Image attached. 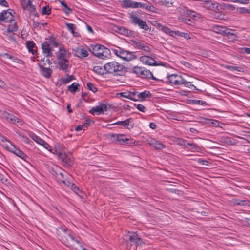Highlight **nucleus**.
I'll use <instances>...</instances> for the list:
<instances>
[{
  "label": "nucleus",
  "mask_w": 250,
  "mask_h": 250,
  "mask_svg": "<svg viewBox=\"0 0 250 250\" xmlns=\"http://www.w3.org/2000/svg\"><path fill=\"white\" fill-rule=\"evenodd\" d=\"M56 233L58 239L71 250H88L83 246V243L79 237L76 236L72 231L63 227L56 229Z\"/></svg>",
  "instance_id": "obj_1"
},
{
  "label": "nucleus",
  "mask_w": 250,
  "mask_h": 250,
  "mask_svg": "<svg viewBox=\"0 0 250 250\" xmlns=\"http://www.w3.org/2000/svg\"><path fill=\"white\" fill-rule=\"evenodd\" d=\"M59 52L57 53V58L59 60L58 64L60 69L64 72H68L69 67V59L71 54L62 45L59 47Z\"/></svg>",
  "instance_id": "obj_2"
},
{
  "label": "nucleus",
  "mask_w": 250,
  "mask_h": 250,
  "mask_svg": "<svg viewBox=\"0 0 250 250\" xmlns=\"http://www.w3.org/2000/svg\"><path fill=\"white\" fill-rule=\"evenodd\" d=\"M105 74H112L114 76H124L127 72V68L117 62L106 63L104 65Z\"/></svg>",
  "instance_id": "obj_3"
},
{
  "label": "nucleus",
  "mask_w": 250,
  "mask_h": 250,
  "mask_svg": "<svg viewBox=\"0 0 250 250\" xmlns=\"http://www.w3.org/2000/svg\"><path fill=\"white\" fill-rule=\"evenodd\" d=\"M89 51L94 56L103 60L109 58L111 54L109 49L99 44H90Z\"/></svg>",
  "instance_id": "obj_4"
},
{
  "label": "nucleus",
  "mask_w": 250,
  "mask_h": 250,
  "mask_svg": "<svg viewBox=\"0 0 250 250\" xmlns=\"http://www.w3.org/2000/svg\"><path fill=\"white\" fill-rule=\"evenodd\" d=\"M132 23L135 25H138L140 28L144 30L148 31L150 28L146 24V21H143L138 17V14L136 12H132L129 16Z\"/></svg>",
  "instance_id": "obj_5"
},
{
  "label": "nucleus",
  "mask_w": 250,
  "mask_h": 250,
  "mask_svg": "<svg viewBox=\"0 0 250 250\" xmlns=\"http://www.w3.org/2000/svg\"><path fill=\"white\" fill-rule=\"evenodd\" d=\"M130 41L132 45L136 49L140 50L151 54V48L149 46V44L148 43L141 40H132Z\"/></svg>",
  "instance_id": "obj_6"
},
{
  "label": "nucleus",
  "mask_w": 250,
  "mask_h": 250,
  "mask_svg": "<svg viewBox=\"0 0 250 250\" xmlns=\"http://www.w3.org/2000/svg\"><path fill=\"white\" fill-rule=\"evenodd\" d=\"M13 13H15V12L11 9L2 11V12L0 13V22H7L8 21H13L14 16Z\"/></svg>",
  "instance_id": "obj_7"
},
{
  "label": "nucleus",
  "mask_w": 250,
  "mask_h": 250,
  "mask_svg": "<svg viewBox=\"0 0 250 250\" xmlns=\"http://www.w3.org/2000/svg\"><path fill=\"white\" fill-rule=\"evenodd\" d=\"M134 8H141L150 12L157 13L158 8L154 7L150 2L146 1V2H139L135 1L134 3Z\"/></svg>",
  "instance_id": "obj_8"
},
{
  "label": "nucleus",
  "mask_w": 250,
  "mask_h": 250,
  "mask_svg": "<svg viewBox=\"0 0 250 250\" xmlns=\"http://www.w3.org/2000/svg\"><path fill=\"white\" fill-rule=\"evenodd\" d=\"M58 157L61 160L64 165L66 167H71L74 164V159L71 154L59 152Z\"/></svg>",
  "instance_id": "obj_9"
},
{
  "label": "nucleus",
  "mask_w": 250,
  "mask_h": 250,
  "mask_svg": "<svg viewBox=\"0 0 250 250\" xmlns=\"http://www.w3.org/2000/svg\"><path fill=\"white\" fill-rule=\"evenodd\" d=\"M128 240L136 247L142 245L144 243L142 239L139 237L137 232L129 231L127 234Z\"/></svg>",
  "instance_id": "obj_10"
},
{
  "label": "nucleus",
  "mask_w": 250,
  "mask_h": 250,
  "mask_svg": "<svg viewBox=\"0 0 250 250\" xmlns=\"http://www.w3.org/2000/svg\"><path fill=\"white\" fill-rule=\"evenodd\" d=\"M6 149L9 151L25 161H26V159L28 158V157L22 150L17 148L14 144H12V146L10 147L7 146Z\"/></svg>",
  "instance_id": "obj_11"
},
{
  "label": "nucleus",
  "mask_w": 250,
  "mask_h": 250,
  "mask_svg": "<svg viewBox=\"0 0 250 250\" xmlns=\"http://www.w3.org/2000/svg\"><path fill=\"white\" fill-rule=\"evenodd\" d=\"M108 109V107L106 104L104 103H100L99 105L93 107L92 109L89 111V112L94 115H100L103 114L104 111H106Z\"/></svg>",
  "instance_id": "obj_12"
},
{
  "label": "nucleus",
  "mask_w": 250,
  "mask_h": 250,
  "mask_svg": "<svg viewBox=\"0 0 250 250\" xmlns=\"http://www.w3.org/2000/svg\"><path fill=\"white\" fill-rule=\"evenodd\" d=\"M132 121V118H129L124 121H118L112 124H107V126L111 125H122L127 129H131L133 128L134 126V124L133 123H131Z\"/></svg>",
  "instance_id": "obj_13"
},
{
  "label": "nucleus",
  "mask_w": 250,
  "mask_h": 250,
  "mask_svg": "<svg viewBox=\"0 0 250 250\" xmlns=\"http://www.w3.org/2000/svg\"><path fill=\"white\" fill-rule=\"evenodd\" d=\"M167 78L168 83L175 85H181L183 80L181 75L175 74L167 76Z\"/></svg>",
  "instance_id": "obj_14"
},
{
  "label": "nucleus",
  "mask_w": 250,
  "mask_h": 250,
  "mask_svg": "<svg viewBox=\"0 0 250 250\" xmlns=\"http://www.w3.org/2000/svg\"><path fill=\"white\" fill-rule=\"evenodd\" d=\"M202 6L207 9L215 11L218 10V3L212 0H205L201 3Z\"/></svg>",
  "instance_id": "obj_15"
},
{
  "label": "nucleus",
  "mask_w": 250,
  "mask_h": 250,
  "mask_svg": "<svg viewBox=\"0 0 250 250\" xmlns=\"http://www.w3.org/2000/svg\"><path fill=\"white\" fill-rule=\"evenodd\" d=\"M109 136L110 137V139L113 141H116V143L122 145H125V135L122 134H109Z\"/></svg>",
  "instance_id": "obj_16"
},
{
  "label": "nucleus",
  "mask_w": 250,
  "mask_h": 250,
  "mask_svg": "<svg viewBox=\"0 0 250 250\" xmlns=\"http://www.w3.org/2000/svg\"><path fill=\"white\" fill-rule=\"evenodd\" d=\"M121 58L124 61H130L136 59L137 56L135 55L134 52H131L124 49L122 53V57Z\"/></svg>",
  "instance_id": "obj_17"
},
{
  "label": "nucleus",
  "mask_w": 250,
  "mask_h": 250,
  "mask_svg": "<svg viewBox=\"0 0 250 250\" xmlns=\"http://www.w3.org/2000/svg\"><path fill=\"white\" fill-rule=\"evenodd\" d=\"M142 71L143 72H142L141 75H140V77L141 78H147V79H149L156 80L157 81H162V80H160L158 79H157L156 77H155L153 75L152 72L149 70L146 69V68H145L144 67L143 68Z\"/></svg>",
  "instance_id": "obj_18"
},
{
  "label": "nucleus",
  "mask_w": 250,
  "mask_h": 250,
  "mask_svg": "<svg viewBox=\"0 0 250 250\" xmlns=\"http://www.w3.org/2000/svg\"><path fill=\"white\" fill-rule=\"evenodd\" d=\"M38 65L39 67L40 72L43 76L46 78H49L51 77L53 72L51 69L46 68L39 63H38Z\"/></svg>",
  "instance_id": "obj_19"
},
{
  "label": "nucleus",
  "mask_w": 250,
  "mask_h": 250,
  "mask_svg": "<svg viewBox=\"0 0 250 250\" xmlns=\"http://www.w3.org/2000/svg\"><path fill=\"white\" fill-rule=\"evenodd\" d=\"M140 61L143 63L145 64H147L150 66H152L153 65H156L155 60L154 58L147 56V55H144L141 56L140 57Z\"/></svg>",
  "instance_id": "obj_20"
},
{
  "label": "nucleus",
  "mask_w": 250,
  "mask_h": 250,
  "mask_svg": "<svg viewBox=\"0 0 250 250\" xmlns=\"http://www.w3.org/2000/svg\"><path fill=\"white\" fill-rule=\"evenodd\" d=\"M74 55L80 59L85 58L88 56V53L87 50L83 48L77 47L75 50Z\"/></svg>",
  "instance_id": "obj_21"
},
{
  "label": "nucleus",
  "mask_w": 250,
  "mask_h": 250,
  "mask_svg": "<svg viewBox=\"0 0 250 250\" xmlns=\"http://www.w3.org/2000/svg\"><path fill=\"white\" fill-rule=\"evenodd\" d=\"M26 45L29 52H31L33 55L37 54V48L35 43L32 41H27L26 42Z\"/></svg>",
  "instance_id": "obj_22"
},
{
  "label": "nucleus",
  "mask_w": 250,
  "mask_h": 250,
  "mask_svg": "<svg viewBox=\"0 0 250 250\" xmlns=\"http://www.w3.org/2000/svg\"><path fill=\"white\" fill-rule=\"evenodd\" d=\"M213 31L217 33L222 35H225L226 31H227V28L220 25H214L213 27Z\"/></svg>",
  "instance_id": "obj_23"
},
{
  "label": "nucleus",
  "mask_w": 250,
  "mask_h": 250,
  "mask_svg": "<svg viewBox=\"0 0 250 250\" xmlns=\"http://www.w3.org/2000/svg\"><path fill=\"white\" fill-rule=\"evenodd\" d=\"M63 170L59 167L55 166L54 167H52L50 170V172L51 174L56 178V180H58L59 172Z\"/></svg>",
  "instance_id": "obj_24"
},
{
  "label": "nucleus",
  "mask_w": 250,
  "mask_h": 250,
  "mask_svg": "<svg viewBox=\"0 0 250 250\" xmlns=\"http://www.w3.org/2000/svg\"><path fill=\"white\" fill-rule=\"evenodd\" d=\"M151 93L150 92V91L147 90H145L144 91L142 92L137 95L138 98L141 101H143L146 98H150L151 97Z\"/></svg>",
  "instance_id": "obj_25"
},
{
  "label": "nucleus",
  "mask_w": 250,
  "mask_h": 250,
  "mask_svg": "<svg viewBox=\"0 0 250 250\" xmlns=\"http://www.w3.org/2000/svg\"><path fill=\"white\" fill-rule=\"evenodd\" d=\"M227 31H226V33L225 35H226L229 39H230L231 41H235L237 40L238 38L237 35L234 33V30L227 28Z\"/></svg>",
  "instance_id": "obj_26"
},
{
  "label": "nucleus",
  "mask_w": 250,
  "mask_h": 250,
  "mask_svg": "<svg viewBox=\"0 0 250 250\" xmlns=\"http://www.w3.org/2000/svg\"><path fill=\"white\" fill-rule=\"evenodd\" d=\"M70 188L78 196L81 198L83 197V195L84 194L83 192L78 187H77V186L75 184L71 185V188Z\"/></svg>",
  "instance_id": "obj_27"
},
{
  "label": "nucleus",
  "mask_w": 250,
  "mask_h": 250,
  "mask_svg": "<svg viewBox=\"0 0 250 250\" xmlns=\"http://www.w3.org/2000/svg\"><path fill=\"white\" fill-rule=\"evenodd\" d=\"M60 4L63 7V11L67 15H69L70 13H72V10L68 6L64 0H59Z\"/></svg>",
  "instance_id": "obj_28"
},
{
  "label": "nucleus",
  "mask_w": 250,
  "mask_h": 250,
  "mask_svg": "<svg viewBox=\"0 0 250 250\" xmlns=\"http://www.w3.org/2000/svg\"><path fill=\"white\" fill-rule=\"evenodd\" d=\"M66 25L68 30H69L71 33L75 37H79L80 36V34L78 32H75V25L72 23H66Z\"/></svg>",
  "instance_id": "obj_29"
},
{
  "label": "nucleus",
  "mask_w": 250,
  "mask_h": 250,
  "mask_svg": "<svg viewBox=\"0 0 250 250\" xmlns=\"http://www.w3.org/2000/svg\"><path fill=\"white\" fill-rule=\"evenodd\" d=\"M79 84L73 83L68 86L67 90L72 93H75L79 89Z\"/></svg>",
  "instance_id": "obj_30"
},
{
  "label": "nucleus",
  "mask_w": 250,
  "mask_h": 250,
  "mask_svg": "<svg viewBox=\"0 0 250 250\" xmlns=\"http://www.w3.org/2000/svg\"><path fill=\"white\" fill-rule=\"evenodd\" d=\"M134 2L131 0H123L122 6L125 8H134Z\"/></svg>",
  "instance_id": "obj_31"
},
{
  "label": "nucleus",
  "mask_w": 250,
  "mask_h": 250,
  "mask_svg": "<svg viewBox=\"0 0 250 250\" xmlns=\"http://www.w3.org/2000/svg\"><path fill=\"white\" fill-rule=\"evenodd\" d=\"M29 136L34 141L40 145H41L43 142V140L33 132L30 133Z\"/></svg>",
  "instance_id": "obj_32"
},
{
  "label": "nucleus",
  "mask_w": 250,
  "mask_h": 250,
  "mask_svg": "<svg viewBox=\"0 0 250 250\" xmlns=\"http://www.w3.org/2000/svg\"><path fill=\"white\" fill-rule=\"evenodd\" d=\"M111 50L113 53L117 57L120 58L122 57V53L124 50L123 48L117 46L116 48H111Z\"/></svg>",
  "instance_id": "obj_33"
},
{
  "label": "nucleus",
  "mask_w": 250,
  "mask_h": 250,
  "mask_svg": "<svg viewBox=\"0 0 250 250\" xmlns=\"http://www.w3.org/2000/svg\"><path fill=\"white\" fill-rule=\"evenodd\" d=\"M41 48L43 53L46 51L48 52L49 50H51V47L50 46V43L47 41H45L42 43Z\"/></svg>",
  "instance_id": "obj_34"
},
{
  "label": "nucleus",
  "mask_w": 250,
  "mask_h": 250,
  "mask_svg": "<svg viewBox=\"0 0 250 250\" xmlns=\"http://www.w3.org/2000/svg\"><path fill=\"white\" fill-rule=\"evenodd\" d=\"M67 78H62L61 79V82L63 84H66L71 81L75 79V78L74 75H69L68 74H66Z\"/></svg>",
  "instance_id": "obj_35"
},
{
  "label": "nucleus",
  "mask_w": 250,
  "mask_h": 250,
  "mask_svg": "<svg viewBox=\"0 0 250 250\" xmlns=\"http://www.w3.org/2000/svg\"><path fill=\"white\" fill-rule=\"evenodd\" d=\"M119 94L121 96V97H122L127 98V99H128L130 100H132L133 101H137V99H136L135 98H134L131 96L130 92H129V93L126 92H121Z\"/></svg>",
  "instance_id": "obj_36"
},
{
  "label": "nucleus",
  "mask_w": 250,
  "mask_h": 250,
  "mask_svg": "<svg viewBox=\"0 0 250 250\" xmlns=\"http://www.w3.org/2000/svg\"><path fill=\"white\" fill-rule=\"evenodd\" d=\"M181 84H184L186 87L192 88L193 87V90H197V88L195 86L191 83V82L187 81L186 80L183 79Z\"/></svg>",
  "instance_id": "obj_37"
},
{
  "label": "nucleus",
  "mask_w": 250,
  "mask_h": 250,
  "mask_svg": "<svg viewBox=\"0 0 250 250\" xmlns=\"http://www.w3.org/2000/svg\"><path fill=\"white\" fill-rule=\"evenodd\" d=\"M189 104H198V105H208L207 102L206 101H204L200 100H190Z\"/></svg>",
  "instance_id": "obj_38"
},
{
  "label": "nucleus",
  "mask_w": 250,
  "mask_h": 250,
  "mask_svg": "<svg viewBox=\"0 0 250 250\" xmlns=\"http://www.w3.org/2000/svg\"><path fill=\"white\" fill-rule=\"evenodd\" d=\"M161 30L163 32L168 34V35H169L171 37H174V31L171 30L168 27H167V26H163L161 29Z\"/></svg>",
  "instance_id": "obj_39"
},
{
  "label": "nucleus",
  "mask_w": 250,
  "mask_h": 250,
  "mask_svg": "<svg viewBox=\"0 0 250 250\" xmlns=\"http://www.w3.org/2000/svg\"><path fill=\"white\" fill-rule=\"evenodd\" d=\"M143 67L135 66L133 68L132 72L135 74L137 76L140 77Z\"/></svg>",
  "instance_id": "obj_40"
},
{
  "label": "nucleus",
  "mask_w": 250,
  "mask_h": 250,
  "mask_svg": "<svg viewBox=\"0 0 250 250\" xmlns=\"http://www.w3.org/2000/svg\"><path fill=\"white\" fill-rule=\"evenodd\" d=\"M7 30L8 33H14V32H16L18 30L17 23L14 22L13 25H9Z\"/></svg>",
  "instance_id": "obj_41"
},
{
  "label": "nucleus",
  "mask_w": 250,
  "mask_h": 250,
  "mask_svg": "<svg viewBox=\"0 0 250 250\" xmlns=\"http://www.w3.org/2000/svg\"><path fill=\"white\" fill-rule=\"evenodd\" d=\"M9 120H10L12 123L14 124H16L18 123H21L22 121L18 118V117L15 116L13 115H11V117L9 118ZM21 125H22V124H20Z\"/></svg>",
  "instance_id": "obj_42"
},
{
  "label": "nucleus",
  "mask_w": 250,
  "mask_h": 250,
  "mask_svg": "<svg viewBox=\"0 0 250 250\" xmlns=\"http://www.w3.org/2000/svg\"><path fill=\"white\" fill-rule=\"evenodd\" d=\"M93 70L99 75H103L105 73L103 68L100 66H95L93 67Z\"/></svg>",
  "instance_id": "obj_43"
},
{
  "label": "nucleus",
  "mask_w": 250,
  "mask_h": 250,
  "mask_svg": "<svg viewBox=\"0 0 250 250\" xmlns=\"http://www.w3.org/2000/svg\"><path fill=\"white\" fill-rule=\"evenodd\" d=\"M51 13V8H50L48 5H45L42 8V14L49 15Z\"/></svg>",
  "instance_id": "obj_44"
},
{
  "label": "nucleus",
  "mask_w": 250,
  "mask_h": 250,
  "mask_svg": "<svg viewBox=\"0 0 250 250\" xmlns=\"http://www.w3.org/2000/svg\"><path fill=\"white\" fill-rule=\"evenodd\" d=\"M153 144L155 148L157 149L160 150L165 147V145L158 141L155 140Z\"/></svg>",
  "instance_id": "obj_45"
},
{
  "label": "nucleus",
  "mask_w": 250,
  "mask_h": 250,
  "mask_svg": "<svg viewBox=\"0 0 250 250\" xmlns=\"http://www.w3.org/2000/svg\"><path fill=\"white\" fill-rule=\"evenodd\" d=\"M157 3L159 4L160 5H163L167 7H169L170 6V5H171L172 4V2H170L169 1H167V0H159Z\"/></svg>",
  "instance_id": "obj_46"
},
{
  "label": "nucleus",
  "mask_w": 250,
  "mask_h": 250,
  "mask_svg": "<svg viewBox=\"0 0 250 250\" xmlns=\"http://www.w3.org/2000/svg\"><path fill=\"white\" fill-rule=\"evenodd\" d=\"M87 87L88 90L92 91L94 93H96L98 91V89L95 86V85L91 83L88 82L87 83Z\"/></svg>",
  "instance_id": "obj_47"
},
{
  "label": "nucleus",
  "mask_w": 250,
  "mask_h": 250,
  "mask_svg": "<svg viewBox=\"0 0 250 250\" xmlns=\"http://www.w3.org/2000/svg\"><path fill=\"white\" fill-rule=\"evenodd\" d=\"M182 21L184 23L191 26H193L194 24V21L187 17L182 18Z\"/></svg>",
  "instance_id": "obj_48"
},
{
  "label": "nucleus",
  "mask_w": 250,
  "mask_h": 250,
  "mask_svg": "<svg viewBox=\"0 0 250 250\" xmlns=\"http://www.w3.org/2000/svg\"><path fill=\"white\" fill-rule=\"evenodd\" d=\"M7 39L11 41L16 42V40L15 39V34L14 33H8L6 34Z\"/></svg>",
  "instance_id": "obj_49"
},
{
  "label": "nucleus",
  "mask_w": 250,
  "mask_h": 250,
  "mask_svg": "<svg viewBox=\"0 0 250 250\" xmlns=\"http://www.w3.org/2000/svg\"><path fill=\"white\" fill-rule=\"evenodd\" d=\"M19 136L22 139V140L26 144H31L33 141L30 140L27 136L22 134H19Z\"/></svg>",
  "instance_id": "obj_50"
},
{
  "label": "nucleus",
  "mask_w": 250,
  "mask_h": 250,
  "mask_svg": "<svg viewBox=\"0 0 250 250\" xmlns=\"http://www.w3.org/2000/svg\"><path fill=\"white\" fill-rule=\"evenodd\" d=\"M226 68L229 69V70H232V71H239V72H242V71H243L242 70V68L241 67H236V66H231V65H230V66H226Z\"/></svg>",
  "instance_id": "obj_51"
},
{
  "label": "nucleus",
  "mask_w": 250,
  "mask_h": 250,
  "mask_svg": "<svg viewBox=\"0 0 250 250\" xmlns=\"http://www.w3.org/2000/svg\"><path fill=\"white\" fill-rule=\"evenodd\" d=\"M9 177L8 176H5L0 173V181L5 185H7L8 182V179Z\"/></svg>",
  "instance_id": "obj_52"
},
{
  "label": "nucleus",
  "mask_w": 250,
  "mask_h": 250,
  "mask_svg": "<svg viewBox=\"0 0 250 250\" xmlns=\"http://www.w3.org/2000/svg\"><path fill=\"white\" fill-rule=\"evenodd\" d=\"M49 39V42L51 44H52L54 47H57L58 46V43L56 41V39L53 36H50Z\"/></svg>",
  "instance_id": "obj_53"
},
{
  "label": "nucleus",
  "mask_w": 250,
  "mask_h": 250,
  "mask_svg": "<svg viewBox=\"0 0 250 250\" xmlns=\"http://www.w3.org/2000/svg\"><path fill=\"white\" fill-rule=\"evenodd\" d=\"M237 10L240 13L245 14L248 13L250 14V9H247L244 7H241L237 8Z\"/></svg>",
  "instance_id": "obj_54"
},
{
  "label": "nucleus",
  "mask_w": 250,
  "mask_h": 250,
  "mask_svg": "<svg viewBox=\"0 0 250 250\" xmlns=\"http://www.w3.org/2000/svg\"><path fill=\"white\" fill-rule=\"evenodd\" d=\"M128 30H129L128 29H127L125 27H123L122 28L119 29V33L122 34V35H125V36H127L128 33Z\"/></svg>",
  "instance_id": "obj_55"
},
{
  "label": "nucleus",
  "mask_w": 250,
  "mask_h": 250,
  "mask_svg": "<svg viewBox=\"0 0 250 250\" xmlns=\"http://www.w3.org/2000/svg\"><path fill=\"white\" fill-rule=\"evenodd\" d=\"M177 141L178 142V144L186 147L187 148H188V147L186 146L187 140H185L182 138H178L177 139Z\"/></svg>",
  "instance_id": "obj_56"
},
{
  "label": "nucleus",
  "mask_w": 250,
  "mask_h": 250,
  "mask_svg": "<svg viewBox=\"0 0 250 250\" xmlns=\"http://www.w3.org/2000/svg\"><path fill=\"white\" fill-rule=\"evenodd\" d=\"M124 140L125 142H126L125 143V145H131L134 143V140L133 139L127 138L126 135Z\"/></svg>",
  "instance_id": "obj_57"
},
{
  "label": "nucleus",
  "mask_w": 250,
  "mask_h": 250,
  "mask_svg": "<svg viewBox=\"0 0 250 250\" xmlns=\"http://www.w3.org/2000/svg\"><path fill=\"white\" fill-rule=\"evenodd\" d=\"M191 147L192 149L196 150L198 152H200L202 151L201 147L196 144L192 143Z\"/></svg>",
  "instance_id": "obj_58"
},
{
  "label": "nucleus",
  "mask_w": 250,
  "mask_h": 250,
  "mask_svg": "<svg viewBox=\"0 0 250 250\" xmlns=\"http://www.w3.org/2000/svg\"><path fill=\"white\" fill-rule=\"evenodd\" d=\"M41 145L44 148H45L49 151H52V147L45 141H43V143H42Z\"/></svg>",
  "instance_id": "obj_59"
},
{
  "label": "nucleus",
  "mask_w": 250,
  "mask_h": 250,
  "mask_svg": "<svg viewBox=\"0 0 250 250\" xmlns=\"http://www.w3.org/2000/svg\"><path fill=\"white\" fill-rule=\"evenodd\" d=\"M167 190L168 191V192H169L170 193H175L177 195H179L182 193L181 190L176 189L170 188V189H167Z\"/></svg>",
  "instance_id": "obj_60"
},
{
  "label": "nucleus",
  "mask_w": 250,
  "mask_h": 250,
  "mask_svg": "<svg viewBox=\"0 0 250 250\" xmlns=\"http://www.w3.org/2000/svg\"><path fill=\"white\" fill-rule=\"evenodd\" d=\"M0 87L4 90H7L8 87L5 82L0 79Z\"/></svg>",
  "instance_id": "obj_61"
},
{
  "label": "nucleus",
  "mask_w": 250,
  "mask_h": 250,
  "mask_svg": "<svg viewBox=\"0 0 250 250\" xmlns=\"http://www.w3.org/2000/svg\"><path fill=\"white\" fill-rule=\"evenodd\" d=\"M137 109L143 112H145L146 111V108L141 104H138L136 106Z\"/></svg>",
  "instance_id": "obj_62"
},
{
  "label": "nucleus",
  "mask_w": 250,
  "mask_h": 250,
  "mask_svg": "<svg viewBox=\"0 0 250 250\" xmlns=\"http://www.w3.org/2000/svg\"><path fill=\"white\" fill-rule=\"evenodd\" d=\"M186 14L190 17H195L196 12L192 11L191 10H187L186 11Z\"/></svg>",
  "instance_id": "obj_63"
},
{
  "label": "nucleus",
  "mask_w": 250,
  "mask_h": 250,
  "mask_svg": "<svg viewBox=\"0 0 250 250\" xmlns=\"http://www.w3.org/2000/svg\"><path fill=\"white\" fill-rule=\"evenodd\" d=\"M240 52L247 54H250V48L242 47L240 49Z\"/></svg>",
  "instance_id": "obj_64"
}]
</instances>
